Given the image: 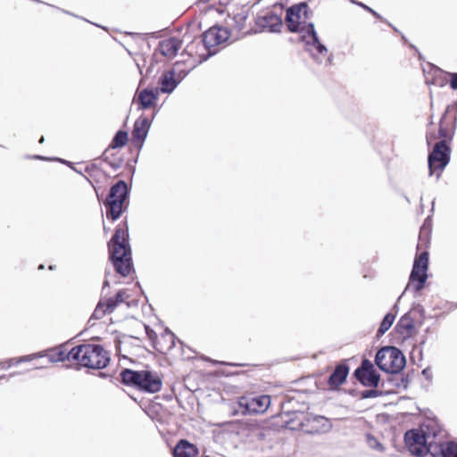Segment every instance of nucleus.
<instances>
[{
	"mask_svg": "<svg viewBox=\"0 0 457 457\" xmlns=\"http://www.w3.org/2000/svg\"><path fill=\"white\" fill-rule=\"evenodd\" d=\"M457 117L455 113L446 110L443 114L438 131H428L426 135L427 144H435L432 152L429 154L428 162L430 174L436 173L439 177L443 170L450 161V143L452 142L456 129Z\"/></svg>",
	"mask_w": 457,
	"mask_h": 457,
	"instance_id": "obj_1",
	"label": "nucleus"
},
{
	"mask_svg": "<svg viewBox=\"0 0 457 457\" xmlns=\"http://www.w3.org/2000/svg\"><path fill=\"white\" fill-rule=\"evenodd\" d=\"M123 160L121 158L111 159L109 150H105L100 158L87 162L83 171L74 169L81 174L94 187L95 191L104 188L111 179L116 178V171L121 167Z\"/></svg>",
	"mask_w": 457,
	"mask_h": 457,
	"instance_id": "obj_2",
	"label": "nucleus"
},
{
	"mask_svg": "<svg viewBox=\"0 0 457 457\" xmlns=\"http://www.w3.org/2000/svg\"><path fill=\"white\" fill-rule=\"evenodd\" d=\"M108 246L115 270L121 276L127 277L132 269V260L129 245V228L126 222L118 225Z\"/></svg>",
	"mask_w": 457,
	"mask_h": 457,
	"instance_id": "obj_3",
	"label": "nucleus"
},
{
	"mask_svg": "<svg viewBox=\"0 0 457 457\" xmlns=\"http://www.w3.org/2000/svg\"><path fill=\"white\" fill-rule=\"evenodd\" d=\"M439 432L435 423L423 424L420 429H411L405 433L404 440L409 451L416 456L430 453L436 455V433Z\"/></svg>",
	"mask_w": 457,
	"mask_h": 457,
	"instance_id": "obj_4",
	"label": "nucleus"
},
{
	"mask_svg": "<svg viewBox=\"0 0 457 457\" xmlns=\"http://www.w3.org/2000/svg\"><path fill=\"white\" fill-rule=\"evenodd\" d=\"M71 359L74 360V366L77 368H87L101 370L110 362L109 353L100 345L82 344L74 346V353H71Z\"/></svg>",
	"mask_w": 457,
	"mask_h": 457,
	"instance_id": "obj_5",
	"label": "nucleus"
},
{
	"mask_svg": "<svg viewBox=\"0 0 457 457\" xmlns=\"http://www.w3.org/2000/svg\"><path fill=\"white\" fill-rule=\"evenodd\" d=\"M120 378L123 384L149 394L158 393L162 387V377L148 370L125 369L120 372Z\"/></svg>",
	"mask_w": 457,
	"mask_h": 457,
	"instance_id": "obj_6",
	"label": "nucleus"
},
{
	"mask_svg": "<svg viewBox=\"0 0 457 457\" xmlns=\"http://www.w3.org/2000/svg\"><path fill=\"white\" fill-rule=\"evenodd\" d=\"M129 187L124 180L113 184L104 202L106 218L110 220H118L129 206Z\"/></svg>",
	"mask_w": 457,
	"mask_h": 457,
	"instance_id": "obj_7",
	"label": "nucleus"
},
{
	"mask_svg": "<svg viewBox=\"0 0 457 457\" xmlns=\"http://www.w3.org/2000/svg\"><path fill=\"white\" fill-rule=\"evenodd\" d=\"M375 362L380 370L387 373H397L404 367L405 359L400 350L386 346L378 350Z\"/></svg>",
	"mask_w": 457,
	"mask_h": 457,
	"instance_id": "obj_8",
	"label": "nucleus"
},
{
	"mask_svg": "<svg viewBox=\"0 0 457 457\" xmlns=\"http://www.w3.org/2000/svg\"><path fill=\"white\" fill-rule=\"evenodd\" d=\"M270 396L248 393L238 398L237 403L243 414L264 413L270 405Z\"/></svg>",
	"mask_w": 457,
	"mask_h": 457,
	"instance_id": "obj_9",
	"label": "nucleus"
},
{
	"mask_svg": "<svg viewBox=\"0 0 457 457\" xmlns=\"http://www.w3.org/2000/svg\"><path fill=\"white\" fill-rule=\"evenodd\" d=\"M428 267V252L420 251L414 259L412 270L410 275V283L416 291L424 287L428 278L427 271Z\"/></svg>",
	"mask_w": 457,
	"mask_h": 457,
	"instance_id": "obj_10",
	"label": "nucleus"
},
{
	"mask_svg": "<svg viewBox=\"0 0 457 457\" xmlns=\"http://www.w3.org/2000/svg\"><path fill=\"white\" fill-rule=\"evenodd\" d=\"M308 4L304 2L294 4L287 10L286 21L292 32L300 31L311 17Z\"/></svg>",
	"mask_w": 457,
	"mask_h": 457,
	"instance_id": "obj_11",
	"label": "nucleus"
},
{
	"mask_svg": "<svg viewBox=\"0 0 457 457\" xmlns=\"http://www.w3.org/2000/svg\"><path fill=\"white\" fill-rule=\"evenodd\" d=\"M145 333L153 347L162 354H168L175 346L177 337L170 330L165 329L160 335L149 326H145Z\"/></svg>",
	"mask_w": 457,
	"mask_h": 457,
	"instance_id": "obj_12",
	"label": "nucleus"
},
{
	"mask_svg": "<svg viewBox=\"0 0 457 457\" xmlns=\"http://www.w3.org/2000/svg\"><path fill=\"white\" fill-rule=\"evenodd\" d=\"M182 63L176 62L170 71L162 75L160 79L162 92H172L179 81L187 76V71L182 69Z\"/></svg>",
	"mask_w": 457,
	"mask_h": 457,
	"instance_id": "obj_13",
	"label": "nucleus"
},
{
	"mask_svg": "<svg viewBox=\"0 0 457 457\" xmlns=\"http://www.w3.org/2000/svg\"><path fill=\"white\" fill-rule=\"evenodd\" d=\"M128 298L125 290H120L114 296L101 300L96 305L91 318L100 320L108 313H112L117 306Z\"/></svg>",
	"mask_w": 457,
	"mask_h": 457,
	"instance_id": "obj_14",
	"label": "nucleus"
},
{
	"mask_svg": "<svg viewBox=\"0 0 457 457\" xmlns=\"http://www.w3.org/2000/svg\"><path fill=\"white\" fill-rule=\"evenodd\" d=\"M354 377L365 386L377 387L379 375L376 372L372 362L367 359L354 371Z\"/></svg>",
	"mask_w": 457,
	"mask_h": 457,
	"instance_id": "obj_15",
	"label": "nucleus"
},
{
	"mask_svg": "<svg viewBox=\"0 0 457 457\" xmlns=\"http://www.w3.org/2000/svg\"><path fill=\"white\" fill-rule=\"evenodd\" d=\"M184 52L192 58L193 62L201 63L209 56L215 54V50H209L202 38L193 39L184 49Z\"/></svg>",
	"mask_w": 457,
	"mask_h": 457,
	"instance_id": "obj_16",
	"label": "nucleus"
},
{
	"mask_svg": "<svg viewBox=\"0 0 457 457\" xmlns=\"http://www.w3.org/2000/svg\"><path fill=\"white\" fill-rule=\"evenodd\" d=\"M229 37V31L223 27L213 26L203 34V39L209 50L226 42Z\"/></svg>",
	"mask_w": 457,
	"mask_h": 457,
	"instance_id": "obj_17",
	"label": "nucleus"
},
{
	"mask_svg": "<svg viewBox=\"0 0 457 457\" xmlns=\"http://www.w3.org/2000/svg\"><path fill=\"white\" fill-rule=\"evenodd\" d=\"M151 126V121L147 117H138L133 126L132 130V144L138 149L143 146L145 139L147 136Z\"/></svg>",
	"mask_w": 457,
	"mask_h": 457,
	"instance_id": "obj_18",
	"label": "nucleus"
},
{
	"mask_svg": "<svg viewBox=\"0 0 457 457\" xmlns=\"http://www.w3.org/2000/svg\"><path fill=\"white\" fill-rule=\"evenodd\" d=\"M159 96L158 88H144L137 90L136 95V103L139 109H150L156 105Z\"/></svg>",
	"mask_w": 457,
	"mask_h": 457,
	"instance_id": "obj_19",
	"label": "nucleus"
},
{
	"mask_svg": "<svg viewBox=\"0 0 457 457\" xmlns=\"http://www.w3.org/2000/svg\"><path fill=\"white\" fill-rule=\"evenodd\" d=\"M281 419L286 428L303 431L306 412L297 411L284 412L281 414Z\"/></svg>",
	"mask_w": 457,
	"mask_h": 457,
	"instance_id": "obj_20",
	"label": "nucleus"
},
{
	"mask_svg": "<svg viewBox=\"0 0 457 457\" xmlns=\"http://www.w3.org/2000/svg\"><path fill=\"white\" fill-rule=\"evenodd\" d=\"M349 374V367L345 362L337 364L328 378V385L331 389H338L345 383Z\"/></svg>",
	"mask_w": 457,
	"mask_h": 457,
	"instance_id": "obj_21",
	"label": "nucleus"
},
{
	"mask_svg": "<svg viewBox=\"0 0 457 457\" xmlns=\"http://www.w3.org/2000/svg\"><path fill=\"white\" fill-rule=\"evenodd\" d=\"M182 47V40L177 37H170L163 39L159 43L160 53L167 57L173 58L177 55L178 51Z\"/></svg>",
	"mask_w": 457,
	"mask_h": 457,
	"instance_id": "obj_22",
	"label": "nucleus"
},
{
	"mask_svg": "<svg viewBox=\"0 0 457 457\" xmlns=\"http://www.w3.org/2000/svg\"><path fill=\"white\" fill-rule=\"evenodd\" d=\"M71 353H74V347L69 350L66 346H60L49 350L46 353V357L52 362L68 361L70 365L74 366V360L71 359Z\"/></svg>",
	"mask_w": 457,
	"mask_h": 457,
	"instance_id": "obj_23",
	"label": "nucleus"
},
{
	"mask_svg": "<svg viewBox=\"0 0 457 457\" xmlns=\"http://www.w3.org/2000/svg\"><path fill=\"white\" fill-rule=\"evenodd\" d=\"M432 233V220L427 218L420 228L419 239L417 244V252L428 251L430 245V238Z\"/></svg>",
	"mask_w": 457,
	"mask_h": 457,
	"instance_id": "obj_24",
	"label": "nucleus"
},
{
	"mask_svg": "<svg viewBox=\"0 0 457 457\" xmlns=\"http://www.w3.org/2000/svg\"><path fill=\"white\" fill-rule=\"evenodd\" d=\"M327 420L320 416H312L306 412V420H304L303 432L307 434H318L320 433Z\"/></svg>",
	"mask_w": 457,
	"mask_h": 457,
	"instance_id": "obj_25",
	"label": "nucleus"
},
{
	"mask_svg": "<svg viewBox=\"0 0 457 457\" xmlns=\"http://www.w3.org/2000/svg\"><path fill=\"white\" fill-rule=\"evenodd\" d=\"M280 24L279 18L272 12H266L263 15H258L256 18V25L262 29H268L270 31L274 30L275 27Z\"/></svg>",
	"mask_w": 457,
	"mask_h": 457,
	"instance_id": "obj_26",
	"label": "nucleus"
},
{
	"mask_svg": "<svg viewBox=\"0 0 457 457\" xmlns=\"http://www.w3.org/2000/svg\"><path fill=\"white\" fill-rule=\"evenodd\" d=\"M395 329L396 334L399 335V338L405 340L413 335L414 325L411 319L403 317L396 324Z\"/></svg>",
	"mask_w": 457,
	"mask_h": 457,
	"instance_id": "obj_27",
	"label": "nucleus"
},
{
	"mask_svg": "<svg viewBox=\"0 0 457 457\" xmlns=\"http://www.w3.org/2000/svg\"><path fill=\"white\" fill-rule=\"evenodd\" d=\"M173 453L174 457H196L198 451L193 444L187 440H180L176 445Z\"/></svg>",
	"mask_w": 457,
	"mask_h": 457,
	"instance_id": "obj_28",
	"label": "nucleus"
},
{
	"mask_svg": "<svg viewBox=\"0 0 457 457\" xmlns=\"http://www.w3.org/2000/svg\"><path fill=\"white\" fill-rule=\"evenodd\" d=\"M436 449L437 450L436 455L441 454L442 457H457V443H437Z\"/></svg>",
	"mask_w": 457,
	"mask_h": 457,
	"instance_id": "obj_29",
	"label": "nucleus"
},
{
	"mask_svg": "<svg viewBox=\"0 0 457 457\" xmlns=\"http://www.w3.org/2000/svg\"><path fill=\"white\" fill-rule=\"evenodd\" d=\"M129 141V135L128 132L123 130H119L114 137L112 138L109 147L107 150L115 149L119 147L124 146Z\"/></svg>",
	"mask_w": 457,
	"mask_h": 457,
	"instance_id": "obj_30",
	"label": "nucleus"
},
{
	"mask_svg": "<svg viewBox=\"0 0 457 457\" xmlns=\"http://www.w3.org/2000/svg\"><path fill=\"white\" fill-rule=\"evenodd\" d=\"M308 32L312 36V38L313 40V46L315 47L318 54H326L327 48L320 42L312 23H308Z\"/></svg>",
	"mask_w": 457,
	"mask_h": 457,
	"instance_id": "obj_31",
	"label": "nucleus"
},
{
	"mask_svg": "<svg viewBox=\"0 0 457 457\" xmlns=\"http://www.w3.org/2000/svg\"><path fill=\"white\" fill-rule=\"evenodd\" d=\"M395 318V315H393L391 313H387L384 317V319L379 326V328L378 330V336L385 334L390 328V327L394 323Z\"/></svg>",
	"mask_w": 457,
	"mask_h": 457,
	"instance_id": "obj_32",
	"label": "nucleus"
},
{
	"mask_svg": "<svg viewBox=\"0 0 457 457\" xmlns=\"http://www.w3.org/2000/svg\"><path fill=\"white\" fill-rule=\"evenodd\" d=\"M449 85L452 89L457 90V73H452L450 75Z\"/></svg>",
	"mask_w": 457,
	"mask_h": 457,
	"instance_id": "obj_33",
	"label": "nucleus"
},
{
	"mask_svg": "<svg viewBox=\"0 0 457 457\" xmlns=\"http://www.w3.org/2000/svg\"><path fill=\"white\" fill-rule=\"evenodd\" d=\"M377 395V392L374 390L366 391L363 393L364 397L375 396Z\"/></svg>",
	"mask_w": 457,
	"mask_h": 457,
	"instance_id": "obj_34",
	"label": "nucleus"
},
{
	"mask_svg": "<svg viewBox=\"0 0 457 457\" xmlns=\"http://www.w3.org/2000/svg\"><path fill=\"white\" fill-rule=\"evenodd\" d=\"M363 7L365 9H367L370 13H372L375 17L380 18V16L374 10H372L371 8L364 6V5H363Z\"/></svg>",
	"mask_w": 457,
	"mask_h": 457,
	"instance_id": "obj_35",
	"label": "nucleus"
},
{
	"mask_svg": "<svg viewBox=\"0 0 457 457\" xmlns=\"http://www.w3.org/2000/svg\"><path fill=\"white\" fill-rule=\"evenodd\" d=\"M44 140H45V138H44V137L42 136V137H40V139L38 140V143H39V144H42V143L44 142Z\"/></svg>",
	"mask_w": 457,
	"mask_h": 457,
	"instance_id": "obj_36",
	"label": "nucleus"
},
{
	"mask_svg": "<svg viewBox=\"0 0 457 457\" xmlns=\"http://www.w3.org/2000/svg\"><path fill=\"white\" fill-rule=\"evenodd\" d=\"M0 368H1V370H3V369H4V368H5V365H4V363H1V362H0Z\"/></svg>",
	"mask_w": 457,
	"mask_h": 457,
	"instance_id": "obj_37",
	"label": "nucleus"
},
{
	"mask_svg": "<svg viewBox=\"0 0 457 457\" xmlns=\"http://www.w3.org/2000/svg\"><path fill=\"white\" fill-rule=\"evenodd\" d=\"M36 159H44L42 156L37 155L35 156Z\"/></svg>",
	"mask_w": 457,
	"mask_h": 457,
	"instance_id": "obj_38",
	"label": "nucleus"
},
{
	"mask_svg": "<svg viewBox=\"0 0 457 457\" xmlns=\"http://www.w3.org/2000/svg\"><path fill=\"white\" fill-rule=\"evenodd\" d=\"M38 269H44V266H43V265H40V266L38 267Z\"/></svg>",
	"mask_w": 457,
	"mask_h": 457,
	"instance_id": "obj_39",
	"label": "nucleus"
}]
</instances>
